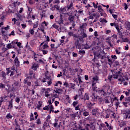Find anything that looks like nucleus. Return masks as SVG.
<instances>
[{
    "label": "nucleus",
    "mask_w": 130,
    "mask_h": 130,
    "mask_svg": "<svg viewBox=\"0 0 130 130\" xmlns=\"http://www.w3.org/2000/svg\"><path fill=\"white\" fill-rule=\"evenodd\" d=\"M113 78L114 79H118V81L120 82V84H122V82H125V79L123 78V73L118 71V72H116L115 74L113 75Z\"/></svg>",
    "instance_id": "nucleus-1"
},
{
    "label": "nucleus",
    "mask_w": 130,
    "mask_h": 130,
    "mask_svg": "<svg viewBox=\"0 0 130 130\" xmlns=\"http://www.w3.org/2000/svg\"><path fill=\"white\" fill-rule=\"evenodd\" d=\"M52 79H51V76H47L46 75V78H44L42 80V82L43 83H45V82H47V83L48 84V86H50L52 84Z\"/></svg>",
    "instance_id": "nucleus-2"
},
{
    "label": "nucleus",
    "mask_w": 130,
    "mask_h": 130,
    "mask_svg": "<svg viewBox=\"0 0 130 130\" xmlns=\"http://www.w3.org/2000/svg\"><path fill=\"white\" fill-rule=\"evenodd\" d=\"M108 58L109 66H111V64H113L114 67H117V66H119V62L118 61H116L114 59H110L109 58Z\"/></svg>",
    "instance_id": "nucleus-3"
},
{
    "label": "nucleus",
    "mask_w": 130,
    "mask_h": 130,
    "mask_svg": "<svg viewBox=\"0 0 130 130\" xmlns=\"http://www.w3.org/2000/svg\"><path fill=\"white\" fill-rule=\"evenodd\" d=\"M82 44L80 43L79 40H76L75 42V46L77 49H82Z\"/></svg>",
    "instance_id": "nucleus-4"
},
{
    "label": "nucleus",
    "mask_w": 130,
    "mask_h": 130,
    "mask_svg": "<svg viewBox=\"0 0 130 130\" xmlns=\"http://www.w3.org/2000/svg\"><path fill=\"white\" fill-rule=\"evenodd\" d=\"M80 35H81V36H80L79 38V39L80 41H82L84 38H87L88 37V36L87 34H86L85 31H81Z\"/></svg>",
    "instance_id": "nucleus-5"
},
{
    "label": "nucleus",
    "mask_w": 130,
    "mask_h": 130,
    "mask_svg": "<svg viewBox=\"0 0 130 130\" xmlns=\"http://www.w3.org/2000/svg\"><path fill=\"white\" fill-rule=\"evenodd\" d=\"M86 27H87V23H83L82 25L79 27L81 32H86Z\"/></svg>",
    "instance_id": "nucleus-6"
},
{
    "label": "nucleus",
    "mask_w": 130,
    "mask_h": 130,
    "mask_svg": "<svg viewBox=\"0 0 130 130\" xmlns=\"http://www.w3.org/2000/svg\"><path fill=\"white\" fill-rule=\"evenodd\" d=\"M68 20L70 23H75V16L70 15L68 17Z\"/></svg>",
    "instance_id": "nucleus-7"
},
{
    "label": "nucleus",
    "mask_w": 130,
    "mask_h": 130,
    "mask_svg": "<svg viewBox=\"0 0 130 130\" xmlns=\"http://www.w3.org/2000/svg\"><path fill=\"white\" fill-rule=\"evenodd\" d=\"M123 114L125 115V118H130V110H128L124 112Z\"/></svg>",
    "instance_id": "nucleus-8"
},
{
    "label": "nucleus",
    "mask_w": 130,
    "mask_h": 130,
    "mask_svg": "<svg viewBox=\"0 0 130 130\" xmlns=\"http://www.w3.org/2000/svg\"><path fill=\"white\" fill-rule=\"evenodd\" d=\"M28 80H29V77H27L25 79H24V84H26L27 86H31V82L28 81Z\"/></svg>",
    "instance_id": "nucleus-9"
},
{
    "label": "nucleus",
    "mask_w": 130,
    "mask_h": 130,
    "mask_svg": "<svg viewBox=\"0 0 130 130\" xmlns=\"http://www.w3.org/2000/svg\"><path fill=\"white\" fill-rule=\"evenodd\" d=\"M96 92L98 93L99 94H101V95H104L106 94L105 91H104L103 89L96 90Z\"/></svg>",
    "instance_id": "nucleus-10"
},
{
    "label": "nucleus",
    "mask_w": 130,
    "mask_h": 130,
    "mask_svg": "<svg viewBox=\"0 0 130 130\" xmlns=\"http://www.w3.org/2000/svg\"><path fill=\"white\" fill-rule=\"evenodd\" d=\"M92 79H93V81L92 82V86H94L95 84H96V83H97V81H98V77L95 76V77L92 78Z\"/></svg>",
    "instance_id": "nucleus-11"
},
{
    "label": "nucleus",
    "mask_w": 130,
    "mask_h": 130,
    "mask_svg": "<svg viewBox=\"0 0 130 130\" xmlns=\"http://www.w3.org/2000/svg\"><path fill=\"white\" fill-rule=\"evenodd\" d=\"M37 68H38V64L37 63H34L31 68V69L34 70V71H36Z\"/></svg>",
    "instance_id": "nucleus-12"
},
{
    "label": "nucleus",
    "mask_w": 130,
    "mask_h": 130,
    "mask_svg": "<svg viewBox=\"0 0 130 130\" xmlns=\"http://www.w3.org/2000/svg\"><path fill=\"white\" fill-rule=\"evenodd\" d=\"M98 112V109H95L92 110L91 113L93 115H94L95 116H96V114H97Z\"/></svg>",
    "instance_id": "nucleus-13"
},
{
    "label": "nucleus",
    "mask_w": 130,
    "mask_h": 130,
    "mask_svg": "<svg viewBox=\"0 0 130 130\" xmlns=\"http://www.w3.org/2000/svg\"><path fill=\"white\" fill-rule=\"evenodd\" d=\"M92 106H93V104L91 103V102H88L87 104V107L88 109H92Z\"/></svg>",
    "instance_id": "nucleus-14"
},
{
    "label": "nucleus",
    "mask_w": 130,
    "mask_h": 130,
    "mask_svg": "<svg viewBox=\"0 0 130 130\" xmlns=\"http://www.w3.org/2000/svg\"><path fill=\"white\" fill-rule=\"evenodd\" d=\"M83 99L84 101H85L86 100H89V94H88V93H85Z\"/></svg>",
    "instance_id": "nucleus-15"
},
{
    "label": "nucleus",
    "mask_w": 130,
    "mask_h": 130,
    "mask_svg": "<svg viewBox=\"0 0 130 130\" xmlns=\"http://www.w3.org/2000/svg\"><path fill=\"white\" fill-rule=\"evenodd\" d=\"M83 48H82V49H89L90 48H91V46H90L89 45H88L87 44H85V45H83Z\"/></svg>",
    "instance_id": "nucleus-16"
},
{
    "label": "nucleus",
    "mask_w": 130,
    "mask_h": 130,
    "mask_svg": "<svg viewBox=\"0 0 130 130\" xmlns=\"http://www.w3.org/2000/svg\"><path fill=\"white\" fill-rule=\"evenodd\" d=\"M14 62L15 64H16V66H19V64H20V61H19V59L18 58V57H16L15 60H14Z\"/></svg>",
    "instance_id": "nucleus-17"
},
{
    "label": "nucleus",
    "mask_w": 130,
    "mask_h": 130,
    "mask_svg": "<svg viewBox=\"0 0 130 130\" xmlns=\"http://www.w3.org/2000/svg\"><path fill=\"white\" fill-rule=\"evenodd\" d=\"M9 103L8 107L9 108H13V99H11V100L9 102Z\"/></svg>",
    "instance_id": "nucleus-18"
},
{
    "label": "nucleus",
    "mask_w": 130,
    "mask_h": 130,
    "mask_svg": "<svg viewBox=\"0 0 130 130\" xmlns=\"http://www.w3.org/2000/svg\"><path fill=\"white\" fill-rule=\"evenodd\" d=\"M57 23L59 24V25H61V24H63V20H62V18H59L58 21H57Z\"/></svg>",
    "instance_id": "nucleus-19"
},
{
    "label": "nucleus",
    "mask_w": 130,
    "mask_h": 130,
    "mask_svg": "<svg viewBox=\"0 0 130 130\" xmlns=\"http://www.w3.org/2000/svg\"><path fill=\"white\" fill-rule=\"evenodd\" d=\"M1 76L3 79H6V76H7V75L6 74V73L5 72L2 71L1 72Z\"/></svg>",
    "instance_id": "nucleus-20"
},
{
    "label": "nucleus",
    "mask_w": 130,
    "mask_h": 130,
    "mask_svg": "<svg viewBox=\"0 0 130 130\" xmlns=\"http://www.w3.org/2000/svg\"><path fill=\"white\" fill-rule=\"evenodd\" d=\"M100 22L101 23H107V20H106V19L105 18H101Z\"/></svg>",
    "instance_id": "nucleus-21"
},
{
    "label": "nucleus",
    "mask_w": 130,
    "mask_h": 130,
    "mask_svg": "<svg viewBox=\"0 0 130 130\" xmlns=\"http://www.w3.org/2000/svg\"><path fill=\"white\" fill-rule=\"evenodd\" d=\"M43 90H44L45 91V94H48V93H49V91H50V88H44Z\"/></svg>",
    "instance_id": "nucleus-22"
},
{
    "label": "nucleus",
    "mask_w": 130,
    "mask_h": 130,
    "mask_svg": "<svg viewBox=\"0 0 130 130\" xmlns=\"http://www.w3.org/2000/svg\"><path fill=\"white\" fill-rule=\"evenodd\" d=\"M6 117L8 119H12V118H13V116L11 115L10 113H9L7 115Z\"/></svg>",
    "instance_id": "nucleus-23"
},
{
    "label": "nucleus",
    "mask_w": 130,
    "mask_h": 130,
    "mask_svg": "<svg viewBox=\"0 0 130 130\" xmlns=\"http://www.w3.org/2000/svg\"><path fill=\"white\" fill-rule=\"evenodd\" d=\"M98 9L99 13H102V12H103V9H102V8H101V6H99L98 7Z\"/></svg>",
    "instance_id": "nucleus-24"
},
{
    "label": "nucleus",
    "mask_w": 130,
    "mask_h": 130,
    "mask_svg": "<svg viewBox=\"0 0 130 130\" xmlns=\"http://www.w3.org/2000/svg\"><path fill=\"white\" fill-rule=\"evenodd\" d=\"M78 104H79V102L76 101L73 103L72 105L73 107H76V106L78 105Z\"/></svg>",
    "instance_id": "nucleus-25"
},
{
    "label": "nucleus",
    "mask_w": 130,
    "mask_h": 130,
    "mask_svg": "<svg viewBox=\"0 0 130 130\" xmlns=\"http://www.w3.org/2000/svg\"><path fill=\"white\" fill-rule=\"evenodd\" d=\"M118 31V34L119 36V38H121L122 39H123V38H122V37L123 36L122 35V32H121V31H120L119 30Z\"/></svg>",
    "instance_id": "nucleus-26"
},
{
    "label": "nucleus",
    "mask_w": 130,
    "mask_h": 130,
    "mask_svg": "<svg viewBox=\"0 0 130 130\" xmlns=\"http://www.w3.org/2000/svg\"><path fill=\"white\" fill-rule=\"evenodd\" d=\"M73 3H71V4H70V5H68L67 8H68V10H71V9H72V8H73Z\"/></svg>",
    "instance_id": "nucleus-27"
},
{
    "label": "nucleus",
    "mask_w": 130,
    "mask_h": 130,
    "mask_svg": "<svg viewBox=\"0 0 130 130\" xmlns=\"http://www.w3.org/2000/svg\"><path fill=\"white\" fill-rule=\"evenodd\" d=\"M79 54H81V55H82V54L84 55L85 53H86V52H85V50H81L79 51Z\"/></svg>",
    "instance_id": "nucleus-28"
},
{
    "label": "nucleus",
    "mask_w": 130,
    "mask_h": 130,
    "mask_svg": "<svg viewBox=\"0 0 130 130\" xmlns=\"http://www.w3.org/2000/svg\"><path fill=\"white\" fill-rule=\"evenodd\" d=\"M59 91H62V89H57L56 90H54V92H55V93H57L58 94H60V92H59Z\"/></svg>",
    "instance_id": "nucleus-29"
},
{
    "label": "nucleus",
    "mask_w": 130,
    "mask_h": 130,
    "mask_svg": "<svg viewBox=\"0 0 130 130\" xmlns=\"http://www.w3.org/2000/svg\"><path fill=\"white\" fill-rule=\"evenodd\" d=\"M52 27H53V28H54L55 29H58L59 26L58 25H56L55 23H54V24L52 25Z\"/></svg>",
    "instance_id": "nucleus-30"
},
{
    "label": "nucleus",
    "mask_w": 130,
    "mask_h": 130,
    "mask_svg": "<svg viewBox=\"0 0 130 130\" xmlns=\"http://www.w3.org/2000/svg\"><path fill=\"white\" fill-rule=\"evenodd\" d=\"M97 97L98 96H95L94 94H93L92 95V99L94 101H96V100H97Z\"/></svg>",
    "instance_id": "nucleus-31"
},
{
    "label": "nucleus",
    "mask_w": 130,
    "mask_h": 130,
    "mask_svg": "<svg viewBox=\"0 0 130 130\" xmlns=\"http://www.w3.org/2000/svg\"><path fill=\"white\" fill-rule=\"evenodd\" d=\"M112 78H113V75L109 76L108 77V80L109 81V82L111 81V80H112Z\"/></svg>",
    "instance_id": "nucleus-32"
},
{
    "label": "nucleus",
    "mask_w": 130,
    "mask_h": 130,
    "mask_svg": "<svg viewBox=\"0 0 130 130\" xmlns=\"http://www.w3.org/2000/svg\"><path fill=\"white\" fill-rule=\"evenodd\" d=\"M121 42H128V38H125L122 39V41Z\"/></svg>",
    "instance_id": "nucleus-33"
},
{
    "label": "nucleus",
    "mask_w": 130,
    "mask_h": 130,
    "mask_svg": "<svg viewBox=\"0 0 130 130\" xmlns=\"http://www.w3.org/2000/svg\"><path fill=\"white\" fill-rule=\"evenodd\" d=\"M101 126L100 127V130L102 129V127H105V124L104 123H101L100 124Z\"/></svg>",
    "instance_id": "nucleus-34"
},
{
    "label": "nucleus",
    "mask_w": 130,
    "mask_h": 130,
    "mask_svg": "<svg viewBox=\"0 0 130 130\" xmlns=\"http://www.w3.org/2000/svg\"><path fill=\"white\" fill-rule=\"evenodd\" d=\"M16 16H17V17L19 18L20 20H21V18H22V15H21V14H19V13H17L16 14Z\"/></svg>",
    "instance_id": "nucleus-35"
},
{
    "label": "nucleus",
    "mask_w": 130,
    "mask_h": 130,
    "mask_svg": "<svg viewBox=\"0 0 130 130\" xmlns=\"http://www.w3.org/2000/svg\"><path fill=\"white\" fill-rule=\"evenodd\" d=\"M44 110H49V106H46L45 107L43 108Z\"/></svg>",
    "instance_id": "nucleus-36"
},
{
    "label": "nucleus",
    "mask_w": 130,
    "mask_h": 130,
    "mask_svg": "<svg viewBox=\"0 0 130 130\" xmlns=\"http://www.w3.org/2000/svg\"><path fill=\"white\" fill-rule=\"evenodd\" d=\"M7 47L9 49H10V48H13V47L12 46V44L11 43L7 44Z\"/></svg>",
    "instance_id": "nucleus-37"
},
{
    "label": "nucleus",
    "mask_w": 130,
    "mask_h": 130,
    "mask_svg": "<svg viewBox=\"0 0 130 130\" xmlns=\"http://www.w3.org/2000/svg\"><path fill=\"white\" fill-rule=\"evenodd\" d=\"M48 43H46L43 45L44 49H46V48H48V45H47Z\"/></svg>",
    "instance_id": "nucleus-38"
},
{
    "label": "nucleus",
    "mask_w": 130,
    "mask_h": 130,
    "mask_svg": "<svg viewBox=\"0 0 130 130\" xmlns=\"http://www.w3.org/2000/svg\"><path fill=\"white\" fill-rule=\"evenodd\" d=\"M89 112H83V115H84V116H88V115H89Z\"/></svg>",
    "instance_id": "nucleus-39"
},
{
    "label": "nucleus",
    "mask_w": 130,
    "mask_h": 130,
    "mask_svg": "<svg viewBox=\"0 0 130 130\" xmlns=\"http://www.w3.org/2000/svg\"><path fill=\"white\" fill-rule=\"evenodd\" d=\"M111 58H112V59H114H114H117V57L116 55H112V56H111Z\"/></svg>",
    "instance_id": "nucleus-40"
},
{
    "label": "nucleus",
    "mask_w": 130,
    "mask_h": 130,
    "mask_svg": "<svg viewBox=\"0 0 130 130\" xmlns=\"http://www.w3.org/2000/svg\"><path fill=\"white\" fill-rule=\"evenodd\" d=\"M104 58H108H108H109V57L106 55L102 56V59H104Z\"/></svg>",
    "instance_id": "nucleus-41"
},
{
    "label": "nucleus",
    "mask_w": 130,
    "mask_h": 130,
    "mask_svg": "<svg viewBox=\"0 0 130 130\" xmlns=\"http://www.w3.org/2000/svg\"><path fill=\"white\" fill-rule=\"evenodd\" d=\"M29 75V78L30 79H31V78H32V75H33V71H30Z\"/></svg>",
    "instance_id": "nucleus-42"
},
{
    "label": "nucleus",
    "mask_w": 130,
    "mask_h": 130,
    "mask_svg": "<svg viewBox=\"0 0 130 130\" xmlns=\"http://www.w3.org/2000/svg\"><path fill=\"white\" fill-rule=\"evenodd\" d=\"M104 101L105 102V103H106V104L110 103V102H109V100L108 99H105Z\"/></svg>",
    "instance_id": "nucleus-43"
},
{
    "label": "nucleus",
    "mask_w": 130,
    "mask_h": 130,
    "mask_svg": "<svg viewBox=\"0 0 130 130\" xmlns=\"http://www.w3.org/2000/svg\"><path fill=\"white\" fill-rule=\"evenodd\" d=\"M39 29H40L41 31H42V32H43V33L44 34H46V32L45 31H44V28H43L42 27V28L40 27V28H39Z\"/></svg>",
    "instance_id": "nucleus-44"
},
{
    "label": "nucleus",
    "mask_w": 130,
    "mask_h": 130,
    "mask_svg": "<svg viewBox=\"0 0 130 130\" xmlns=\"http://www.w3.org/2000/svg\"><path fill=\"white\" fill-rule=\"evenodd\" d=\"M20 98H19L18 97H16L15 98V102H16L17 103H19V102H20Z\"/></svg>",
    "instance_id": "nucleus-45"
},
{
    "label": "nucleus",
    "mask_w": 130,
    "mask_h": 130,
    "mask_svg": "<svg viewBox=\"0 0 130 130\" xmlns=\"http://www.w3.org/2000/svg\"><path fill=\"white\" fill-rule=\"evenodd\" d=\"M29 33H30L31 35H34V30L33 29H30Z\"/></svg>",
    "instance_id": "nucleus-46"
},
{
    "label": "nucleus",
    "mask_w": 130,
    "mask_h": 130,
    "mask_svg": "<svg viewBox=\"0 0 130 130\" xmlns=\"http://www.w3.org/2000/svg\"><path fill=\"white\" fill-rule=\"evenodd\" d=\"M54 8L55 9H56L57 10V11H59V7L58 6L54 5Z\"/></svg>",
    "instance_id": "nucleus-47"
},
{
    "label": "nucleus",
    "mask_w": 130,
    "mask_h": 130,
    "mask_svg": "<svg viewBox=\"0 0 130 130\" xmlns=\"http://www.w3.org/2000/svg\"><path fill=\"white\" fill-rule=\"evenodd\" d=\"M115 27L116 29L117 30V31H119V30H120L119 29V27H119L118 24H115Z\"/></svg>",
    "instance_id": "nucleus-48"
},
{
    "label": "nucleus",
    "mask_w": 130,
    "mask_h": 130,
    "mask_svg": "<svg viewBox=\"0 0 130 130\" xmlns=\"http://www.w3.org/2000/svg\"><path fill=\"white\" fill-rule=\"evenodd\" d=\"M68 35L69 36H74V32L73 31H70L68 32Z\"/></svg>",
    "instance_id": "nucleus-49"
},
{
    "label": "nucleus",
    "mask_w": 130,
    "mask_h": 130,
    "mask_svg": "<svg viewBox=\"0 0 130 130\" xmlns=\"http://www.w3.org/2000/svg\"><path fill=\"white\" fill-rule=\"evenodd\" d=\"M78 76L79 84H81V83H83V81H82V80H81V77H80L79 75H78Z\"/></svg>",
    "instance_id": "nucleus-50"
},
{
    "label": "nucleus",
    "mask_w": 130,
    "mask_h": 130,
    "mask_svg": "<svg viewBox=\"0 0 130 130\" xmlns=\"http://www.w3.org/2000/svg\"><path fill=\"white\" fill-rule=\"evenodd\" d=\"M97 89V87H96V86H95V84H94V85L92 86V90H93V91H96L97 89Z\"/></svg>",
    "instance_id": "nucleus-51"
},
{
    "label": "nucleus",
    "mask_w": 130,
    "mask_h": 130,
    "mask_svg": "<svg viewBox=\"0 0 130 130\" xmlns=\"http://www.w3.org/2000/svg\"><path fill=\"white\" fill-rule=\"evenodd\" d=\"M108 43L110 45V47H112V48H113V45L111 43V42L109 41L108 42Z\"/></svg>",
    "instance_id": "nucleus-52"
},
{
    "label": "nucleus",
    "mask_w": 130,
    "mask_h": 130,
    "mask_svg": "<svg viewBox=\"0 0 130 130\" xmlns=\"http://www.w3.org/2000/svg\"><path fill=\"white\" fill-rule=\"evenodd\" d=\"M37 124H41V121L40 120V119H37Z\"/></svg>",
    "instance_id": "nucleus-53"
},
{
    "label": "nucleus",
    "mask_w": 130,
    "mask_h": 130,
    "mask_svg": "<svg viewBox=\"0 0 130 130\" xmlns=\"http://www.w3.org/2000/svg\"><path fill=\"white\" fill-rule=\"evenodd\" d=\"M78 97H79V95L78 94H76V95L73 96L74 100H77L78 99Z\"/></svg>",
    "instance_id": "nucleus-54"
},
{
    "label": "nucleus",
    "mask_w": 130,
    "mask_h": 130,
    "mask_svg": "<svg viewBox=\"0 0 130 130\" xmlns=\"http://www.w3.org/2000/svg\"><path fill=\"white\" fill-rule=\"evenodd\" d=\"M14 85L16 86V87H18L19 86V81H17L14 82Z\"/></svg>",
    "instance_id": "nucleus-55"
},
{
    "label": "nucleus",
    "mask_w": 130,
    "mask_h": 130,
    "mask_svg": "<svg viewBox=\"0 0 130 130\" xmlns=\"http://www.w3.org/2000/svg\"><path fill=\"white\" fill-rule=\"evenodd\" d=\"M42 51L43 54H47L48 53V51L43 50Z\"/></svg>",
    "instance_id": "nucleus-56"
},
{
    "label": "nucleus",
    "mask_w": 130,
    "mask_h": 130,
    "mask_svg": "<svg viewBox=\"0 0 130 130\" xmlns=\"http://www.w3.org/2000/svg\"><path fill=\"white\" fill-rule=\"evenodd\" d=\"M34 58H37L38 56H39V55L36 54L35 53H34Z\"/></svg>",
    "instance_id": "nucleus-57"
},
{
    "label": "nucleus",
    "mask_w": 130,
    "mask_h": 130,
    "mask_svg": "<svg viewBox=\"0 0 130 130\" xmlns=\"http://www.w3.org/2000/svg\"><path fill=\"white\" fill-rule=\"evenodd\" d=\"M112 17H113L114 19H115V20H116V19H117V15L112 14Z\"/></svg>",
    "instance_id": "nucleus-58"
},
{
    "label": "nucleus",
    "mask_w": 130,
    "mask_h": 130,
    "mask_svg": "<svg viewBox=\"0 0 130 130\" xmlns=\"http://www.w3.org/2000/svg\"><path fill=\"white\" fill-rule=\"evenodd\" d=\"M73 56H74V57H77V56H78V54L73 52Z\"/></svg>",
    "instance_id": "nucleus-59"
},
{
    "label": "nucleus",
    "mask_w": 130,
    "mask_h": 130,
    "mask_svg": "<svg viewBox=\"0 0 130 130\" xmlns=\"http://www.w3.org/2000/svg\"><path fill=\"white\" fill-rule=\"evenodd\" d=\"M115 105H116L117 108H118V106L119 105V102H118V100H117V102H116Z\"/></svg>",
    "instance_id": "nucleus-60"
},
{
    "label": "nucleus",
    "mask_w": 130,
    "mask_h": 130,
    "mask_svg": "<svg viewBox=\"0 0 130 130\" xmlns=\"http://www.w3.org/2000/svg\"><path fill=\"white\" fill-rule=\"evenodd\" d=\"M11 35H13V36H15V31L13 30L10 34H9V36H11Z\"/></svg>",
    "instance_id": "nucleus-61"
},
{
    "label": "nucleus",
    "mask_w": 130,
    "mask_h": 130,
    "mask_svg": "<svg viewBox=\"0 0 130 130\" xmlns=\"http://www.w3.org/2000/svg\"><path fill=\"white\" fill-rule=\"evenodd\" d=\"M62 73L60 72V74L57 75V78H60V77H62Z\"/></svg>",
    "instance_id": "nucleus-62"
},
{
    "label": "nucleus",
    "mask_w": 130,
    "mask_h": 130,
    "mask_svg": "<svg viewBox=\"0 0 130 130\" xmlns=\"http://www.w3.org/2000/svg\"><path fill=\"white\" fill-rule=\"evenodd\" d=\"M65 87H69V83L67 82H65L63 84Z\"/></svg>",
    "instance_id": "nucleus-63"
},
{
    "label": "nucleus",
    "mask_w": 130,
    "mask_h": 130,
    "mask_svg": "<svg viewBox=\"0 0 130 130\" xmlns=\"http://www.w3.org/2000/svg\"><path fill=\"white\" fill-rule=\"evenodd\" d=\"M5 84L3 83L0 84V88H5Z\"/></svg>",
    "instance_id": "nucleus-64"
}]
</instances>
